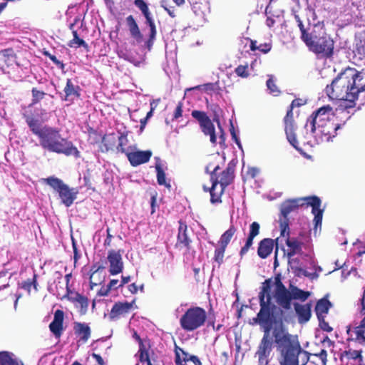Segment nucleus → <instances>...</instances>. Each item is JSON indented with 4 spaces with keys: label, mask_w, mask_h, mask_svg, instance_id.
Wrapping results in <instances>:
<instances>
[{
    "label": "nucleus",
    "mask_w": 365,
    "mask_h": 365,
    "mask_svg": "<svg viewBox=\"0 0 365 365\" xmlns=\"http://www.w3.org/2000/svg\"><path fill=\"white\" fill-rule=\"evenodd\" d=\"M281 319H252L251 325H259L264 334L255 356L258 365H268L274 344L279 365H306L310 354L303 349L297 335L292 334Z\"/></svg>",
    "instance_id": "nucleus-1"
},
{
    "label": "nucleus",
    "mask_w": 365,
    "mask_h": 365,
    "mask_svg": "<svg viewBox=\"0 0 365 365\" xmlns=\"http://www.w3.org/2000/svg\"><path fill=\"white\" fill-rule=\"evenodd\" d=\"M365 78V73L359 72L354 68L348 67L340 72L334 78L330 85L326 87V92L329 96H334V93H346V100L354 102L358 98L360 90V82ZM338 96V94H336Z\"/></svg>",
    "instance_id": "nucleus-2"
},
{
    "label": "nucleus",
    "mask_w": 365,
    "mask_h": 365,
    "mask_svg": "<svg viewBox=\"0 0 365 365\" xmlns=\"http://www.w3.org/2000/svg\"><path fill=\"white\" fill-rule=\"evenodd\" d=\"M302 201H306L307 205L312 207V212L314 215V230L317 231L318 227L321 228L322 216H323V210L320 209L321 206V200L317 196H309L304 198H298V199H292L289 200L284 202L281 205V215L282 218L279 220V227H280V235L282 237H285V233L287 232V235H289V214L292 212L294 210L297 208L299 206V203Z\"/></svg>",
    "instance_id": "nucleus-3"
},
{
    "label": "nucleus",
    "mask_w": 365,
    "mask_h": 365,
    "mask_svg": "<svg viewBox=\"0 0 365 365\" xmlns=\"http://www.w3.org/2000/svg\"><path fill=\"white\" fill-rule=\"evenodd\" d=\"M272 279H265L262 283L261 290L259 293V311L252 319H281L288 322L284 319V312L277 305L272 303Z\"/></svg>",
    "instance_id": "nucleus-4"
},
{
    "label": "nucleus",
    "mask_w": 365,
    "mask_h": 365,
    "mask_svg": "<svg viewBox=\"0 0 365 365\" xmlns=\"http://www.w3.org/2000/svg\"><path fill=\"white\" fill-rule=\"evenodd\" d=\"M125 22L131 38L135 40L137 44H140L143 42L144 43L143 47L150 51L156 39L157 35V29L153 16L145 19V24L149 28L148 38L145 41H144L143 35L133 15L128 16L125 19Z\"/></svg>",
    "instance_id": "nucleus-5"
},
{
    "label": "nucleus",
    "mask_w": 365,
    "mask_h": 365,
    "mask_svg": "<svg viewBox=\"0 0 365 365\" xmlns=\"http://www.w3.org/2000/svg\"><path fill=\"white\" fill-rule=\"evenodd\" d=\"M38 138L41 145L45 149L66 154L68 152L66 140L61 138L58 131L51 128H46Z\"/></svg>",
    "instance_id": "nucleus-6"
},
{
    "label": "nucleus",
    "mask_w": 365,
    "mask_h": 365,
    "mask_svg": "<svg viewBox=\"0 0 365 365\" xmlns=\"http://www.w3.org/2000/svg\"><path fill=\"white\" fill-rule=\"evenodd\" d=\"M207 318L204 309L195 307L189 308L180 319L182 329L186 331H192L202 327Z\"/></svg>",
    "instance_id": "nucleus-7"
},
{
    "label": "nucleus",
    "mask_w": 365,
    "mask_h": 365,
    "mask_svg": "<svg viewBox=\"0 0 365 365\" xmlns=\"http://www.w3.org/2000/svg\"><path fill=\"white\" fill-rule=\"evenodd\" d=\"M331 110L332 108L330 106H324L312 113L307 118L304 125V128L307 130V135H308V131L314 133L317 130V126H322L327 121H331L329 119Z\"/></svg>",
    "instance_id": "nucleus-8"
},
{
    "label": "nucleus",
    "mask_w": 365,
    "mask_h": 365,
    "mask_svg": "<svg viewBox=\"0 0 365 365\" xmlns=\"http://www.w3.org/2000/svg\"><path fill=\"white\" fill-rule=\"evenodd\" d=\"M307 47L310 51L317 53L330 56L333 53L334 42L332 39L326 34L324 29L321 31L317 39L312 42Z\"/></svg>",
    "instance_id": "nucleus-9"
},
{
    "label": "nucleus",
    "mask_w": 365,
    "mask_h": 365,
    "mask_svg": "<svg viewBox=\"0 0 365 365\" xmlns=\"http://www.w3.org/2000/svg\"><path fill=\"white\" fill-rule=\"evenodd\" d=\"M341 128V124L334 123L333 121H327L322 126H317V130L314 133H308L314 138V141L317 144H319L322 142H329L332 140V138L336 135V131Z\"/></svg>",
    "instance_id": "nucleus-10"
},
{
    "label": "nucleus",
    "mask_w": 365,
    "mask_h": 365,
    "mask_svg": "<svg viewBox=\"0 0 365 365\" xmlns=\"http://www.w3.org/2000/svg\"><path fill=\"white\" fill-rule=\"evenodd\" d=\"M284 130L287 135V139L289 143L298 151L302 150L299 147V143L297 140L295 133V126L293 120V113L291 107L287 112V115L284 117Z\"/></svg>",
    "instance_id": "nucleus-11"
},
{
    "label": "nucleus",
    "mask_w": 365,
    "mask_h": 365,
    "mask_svg": "<svg viewBox=\"0 0 365 365\" xmlns=\"http://www.w3.org/2000/svg\"><path fill=\"white\" fill-rule=\"evenodd\" d=\"M43 180L58 193L62 202L68 206V186L55 177H49Z\"/></svg>",
    "instance_id": "nucleus-12"
},
{
    "label": "nucleus",
    "mask_w": 365,
    "mask_h": 365,
    "mask_svg": "<svg viewBox=\"0 0 365 365\" xmlns=\"http://www.w3.org/2000/svg\"><path fill=\"white\" fill-rule=\"evenodd\" d=\"M191 115L195 119H196L198 121L202 132L205 135H208V133H210L215 130L213 123L207 116L205 112L197 110H193L192 111Z\"/></svg>",
    "instance_id": "nucleus-13"
},
{
    "label": "nucleus",
    "mask_w": 365,
    "mask_h": 365,
    "mask_svg": "<svg viewBox=\"0 0 365 365\" xmlns=\"http://www.w3.org/2000/svg\"><path fill=\"white\" fill-rule=\"evenodd\" d=\"M107 259L110 264L109 272L111 275H116L123 272V262L119 252L113 250L108 251Z\"/></svg>",
    "instance_id": "nucleus-14"
},
{
    "label": "nucleus",
    "mask_w": 365,
    "mask_h": 365,
    "mask_svg": "<svg viewBox=\"0 0 365 365\" xmlns=\"http://www.w3.org/2000/svg\"><path fill=\"white\" fill-rule=\"evenodd\" d=\"M83 25V21L81 16H76L74 19L73 23L70 24V30L73 34V39L70 41V47L80 48L83 47L86 50H88V46L86 42L81 38L79 37L78 34V29L76 28H80Z\"/></svg>",
    "instance_id": "nucleus-15"
},
{
    "label": "nucleus",
    "mask_w": 365,
    "mask_h": 365,
    "mask_svg": "<svg viewBox=\"0 0 365 365\" xmlns=\"http://www.w3.org/2000/svg\"><path fill=\"white\" fill-rule=\"evenodd\" d=\"M273 296L276 303L279 306L278 307L281 309L289 310L291 309L292 297L290 289L284 288L279 291H274Z\"/></svg>",
    "instance_id": "nucleus-16"
},
{
    "label": "nucleus",
    "mask_w": 365,
    "mask_h": 365,
    "mask_svg": "<svg viewBox=\"0 0 365 365\" xmlns=\"http://www.w3.org/2000/svg\"><path fill=\"white\" fill-rule=\"evenodd\" d=\"M151 150H137L131 151L127 153V158L130 165L133 167H136L141 164L148 162L152 156Z\"/></svg>",
    "instance_id": "nucleus-17"
},
{
    "label": "nucleus",
    "mask_w": 365,
    "mask_h": 365,
    "mask_svg": "<svg viewBox=\"0 0 365 365\" xmlns=\"http://www.w3.org/2000/svg\"><path fill=\"white\" fill-rule=\"evenodd\" d=\"M191 242L192 240H190L188 235L187 225L182 221H179L176 247L179 248H186V250L189 251L190 250Z\"/></svg>",
    "instance_id": "nucleus-18"
},
{
    "label": "nucleus",
    "mask_w": 365,
    "mask_h": 365,
    "mask_svg": "<svg viewBox=\"0 0 365 365\" xmlns=\"http://www.w3.org/2000/svg\"><path fill=\"white\" fill-rule=\"evenodd\" d=\"M70 302L73 304L75 309L81 316L85 315L88 311V300L85 296L77 292L73 293L70 290Z\"/></svg>",
    "instance_id": "nucleus-19"
},
{
    "label": "nucleus",
    "mask_w": 365,
    "mask_h": 365,
    "mask_svg": "<svg viewBox=\"0 0 365 365\" xmlns=\"http://www.w3.org/2000/svg\"><path fill=\"white\" fill-rule=\"evenodd\" d=\"M346 333L349 338L363 344L365 343V317L361 320L359 324L354 327H347Z\"/></svg>",
    "instance_id": "nucleus-20"
},
{
    "label": "nucleus",
    "mask_w": 365,
    "mask_h": 365,
    "mask_svg": "<svg viewBox=\"0 0 365 365\" xmlns=\"http://www.w3.org/2000/svg\"><path fill=\"white\" fill-rule=\"evenodd\" d=\"M293 305L298 317V322L299 324H305L309 322L312 317V304L307 303L305 304H301L294 302Z\"/></svg>",
    "instance_id": "nucleus-21"
},
{
    "label": "nucleus",
    "mask_w": 365,
    "mask_h": 365,
    "mask_svg": "<svg viewBox=\"0 0 365 365\" xmlns=\"http://www.w3.org/2000/svg\"><path fill=\"white\" fill-rule=\"evenodd\" d=\"M73 332L78 342L86 343L91 336V330L88 324L84 322H73Z\"/></svg>",
    "instance_id": "nucleus-22"
},
{
    "label": "nucleus",
    "mask_w": 365,
    "mask_h": 365,
    "mask_svg": "<svg viewBox=\"0 0 365 365\" xmlns=\"http://www.w3.org/2000/svg\"><path fill=\"white\" fill-rule=\"evenodd\" d=\"M323 28V22L318 21L317 23H311L310 19L309 18L307 19V28L306 29V33L307 34L308 41H302L307 46H308L309 44H312V42L314 39H317L318 34L321 32Z\"/></svg>",
    "instance_id": "nucleus-23"
},
{
    "label": "nucleus",
    "mask_w": 365,
    "mask_h": 365,
    "mask_svg": "<svg viewBox=\"0 0 365 365\" xmlns=\"http://www.w3.org/2000/svg\"><path fill=\"white\" fill-rule=\"evenodd\" d=\"M63 319V312L61 309H57L54 313L53 320L49 324L50 331L56 338H59L62 334Z\"/></svg>",
    "instance_id": "nucleus-24"
},
{
    "label": "nucleus",
    "mask_w": 365,
    "mask_h": 365,
    "mask_svg": "<svg viewBox=\"0 0 365 365\" xmlns=\"http://www.w3.org/2000/svg\"><path fill=\"white\" fill-rule=\"evenodd\" d=\"M236 163L234 160H231L227 167L221 174L220 181L219 182L221 187V193H223L225 188L229 185L234 178V172Z\"/></svg>",
    "instance_id": "nucleus-25"
},
{
    "label": "nucleus",
    "mask_w": 365,
    "mask_h": 365,
    "mask_svg": "<svg viewBox=\"0 0 365 365\" xmlns=\"http://www.w3.org/2000/svg\"><path fill=\"white\" fill-rule=\"evenodd\" d=\"M274 240L271 238H264L259 243L257 255L262 259H266L272 252Z\"/></svg>",
    "instance_id": "nucleus-26"
},
{
    "label": "nucleus",
    "mask_w": 365,
    "mask_h": 365,
    "mask_svg": "<svg viewBox=\"0 0 365 365\" xmlns=\"http://www.w3.org/2000/svg\"><path fill=\"white\" fill-rule=\"evenodd\" d=\"M353 53L354 57L357 59L361 60L365 57V32L356 36Z\"/></svg>",
    "instance_id": "nucleus-27"
},
{
    "label": "nucleus",
    "mask_w": 365,
    "mask_h": 365,
    "mask_svg": "<svg viewBox=\"0 0 365 365\" xmlns=\"http://www.w3.org/2000/svg\"><path fill=\"white\" fill-rule=\"evenodd\" d=\"M133 304L134 301H133L132 302H125L123 303H115L110 310V319L111 320H113L118 316L128 312V311L132 308Z\"/></svg>",
    "instance_id": "nucleus-28"
},
{
    "label": "nucleus",
    "mask_w": 365,
    "mask_h": 365,
    "mask_svg": "<svg viewBox=\"0 0 365 365\" xmlns=\"http://www.w3.org/2000/svg\"><path fill=\"white\" fill-rule=\"evenodd\" d=\"M287 232L285 233V236H287L286 245L289 247V251L287 252L288 257L291 258L297 254L302 255V243L296 238H290L289 237V234L287 235Z\"/></svg>",
    "instance_id": "nucleus-29"
},
{
    "label": "nucleus",
    "mask_w": 365,
    "mask_h": 365,
    "mask_svg": "<svg viewBox=\"0 0 365 365\" xmlns=\"http://www.w3.org/2000/svg\"><path fill=\"white\" fill-rule=\"evenodd\" d=\"M332 307V304L328 299L327 295L317 301L315 306V312L317 319L324 317V314L329 312V309Z\"/></svg>",
    "instance_id": "nucleus-30"
},
{
    "label": "nucleus",
    "mask_w": 365,
    "mask_h": 365,
    "mask_svg": "<svg viewBox=\"0 0 365 365\" xmlns=\"http://www.w3.org/2000/svg\"><path fill=\"white\" fill-rule=\"evenodd\" d=\"M155 168L157 173V182L160 185H165L166 187H170V184L166 182L165 173L162 167V160L160 157H155Z\"/></svg>",
    "instance_id": "nucleus-31"
},
{
    "label": "nucleus",
    "mask_w": 365,
    "mask_h": 365,
    "mask_svg": "<svg viewBox=\"0 0 365 365\" xmlns=\"http://www.w3.org/2000/svg\"><path fill=\"white\" fill-rule=\"evenodd\" d=\"M118 134H115L113 133L104 135L102 137V143L105 149H102V152H108L110 150H113V148L115 146L118 140Z\"/></svg>",
    "instance_id": "nucleus-32"
},
{
    "label": "nucleus",
    "mask_w": 365,
    "mask_h": 365,
    "mask_svg": "<svg viewBox=\"0 0 365 365\" xmlns=\"http://www.w3.org/2000/svg\"><path fill=\"white\" fill-rule=\"evenodd\" d=\"M26 121L32 133L37 135L38 138L43 133V130L46 128L42 127L38 120L32 117H27Z\"/></svg>",
    "instance_id": "nucleus-33"
},
{
    "label": "nucleus",
    "mask_w": 365,
    "mask_h": 365,
    "mask_svg": "<svg viewBox=\"0 0 365 365\" xmlns=\"http://www.w3.org/2000/svg\"><path fill=\"white\" fill-rule=\"evenodd\" d=\"M118 145L116 146V150L118 153H121L125 154L127 155V153H129L130 150H132V147L129 146L128 148H125L128 143V140L127 138V134L124 133H120L118 134Z\"/></svg>",
    "instance_id": "nucleus-34"
},
{
    "label": "nucleus",
    "mask_w": 365,
    "mask_h": 365,
    "mask_svg": "<svg viewBox=\"0 0 365 365\" xmlns=\"http://www.w3.org/2000/svg\"><path fill=\"white\" fill-rule=\"evenodd\" d=\"M175 354L176 365H187L186 362L190 361L189 357L192 356L178 346H175Z\"/></svg>",
    "instance_id": "nucleus-35"
},
{
    "label": "nucleus",
    "mask_w": 365,
    "mask_h": 365,
    "mask_svg": "<svg viewBox=\"0 0 365 365\" xmlns=\"http://www.w3.org/2000/svg\"><path fill=\"white\" fill-rule=\"evenodd\" d=\"M0 365H24L21 361L12 357L8 351L0 352Z\"/></svg>",
    "instance_id": "nucleus-36"
},
{
    "label": "nucleus",
    "mask_w": 365,
    "mask_h": 365,
    "mask_svg": "<svg viewBox=\"0 0 365 365\" xmlns=\"http://www.w3.org/2000/svg\"><path fill=\"white\" fill-rule=\"evenodd\" d=\"M289 289L292 292V299H299L302 302H304L311 295L310 292L302 290L292 284L290 285Z\"/></svg>",
    "instance_id": "nucleus-37"
},
{
    "label": "nucleus",
    "mask_w": 365,
    "mask_h": 365,
    "mask_svg": "<svg viewBox=\"0 0 365 365\" xmlns=\"http://www.w3.org/2000/svg\"><path fill=\"white\" fill-rule=\"evenodd\" d=\"M133 4L141 11L145 19L153 17V14L148 7V4L145 1V0H134Z\"/></svg>",
    "instance_id": "nucleus-38"
},
{
    "label": "nucleus",
    "mask_w": 365,
    "mask_h": 365,
    "mask_svg": "<svg viewBox=\"0 0 365 365\" xmlns=\"http://www.w3.org/2000/svg\"><path fill=\"white\" fill-rule=\"evenodd\" d=\"M206 103L207 108L212 113L213 121L216 122L218 127L220 128V117L222 113V109L216 103H209L207 99H206Z\"/></svg>",
    "instance_id": "nucleus-39"
},
{
    "label": "nucleus",
    "mask_w": 365,
    "mask_h": 365,
    "mask_svg": "<svg viewBox=\"0 0 365 365\" xmlns=\"http://www.w3.org/2000/svg\"><path fill=\"white\" fill-rule=\"evenodd\" d=\"M105 268H106L105 266L103 264H100L99 262L94 263L91 266L90 271H89V279H90V284H91V289H93V287L94 286H97L98 284V282H94L93 281V279L94 278V275L96 273H98L101 270L104 269Z\"/></svg>",
    "instance_id": "nucleus-40"
},
{
    "label": "nucleus",
    "mask_w": 365,
    "mask_h": 365,
    "mask_svg": "<svg viewBox=\"0 0 365 365\" xmlns=\"http://www.w3.org/2000/svg\"><path fill=\"white\" fill-rule=\"evenodd\" d=\"M236 232V229L234 226H230L227 230H226L222 235L220 239V244L221 246L227 247L229 242H230L232 237Z\"/></svg>",
    "instance_id": "nucleus-41"
},
{
    "label": "nucleus",
    "mask_w": 365,
    "mask_h": 365,
    "mask_svg": "<svg viewBox=\"0 0 365 365\" xmlns=\"http://www.w3.org/2000/svg\"><path fill=\"white\" fill-rule=\"evenodd\" d=\"M135 356L138 358L139 360L135 365H140V363H145L150 359L148 352L144 344H140V347H139V350Z\"/></svg>",
    "instance_id": "nucleus-42"
},
{
    "label": "nucleus",
    "mask_w": 365,
    "mask_h": 365,
    "mask_svg": "<svg viewBox=\"0 0 365 365\" xmlns=\"http://www.w3.org/2000/svg\"><path fill=\"white\" fill-rule=\"evenodd\" d=\"M341 357H346L348 359H358L359 363L363 361L361 351L352 350L351 349L343 351Z\"/></svg>",
    "instance_id": "nucleus-43"
},
{
    "label": "nucleus",
    "mask_w": 365,
    "mask_h": 365,
    "mask_svg": "<svg viewBox=\"0 0 365 365\" xmlns=\"http://www.w3.org/2000/svg\"><path fill=\"white\" fill-rule=\"evenodd\" d=\"M218 184H219L218 180L215 179V180L212 182L210 189H209V192L210 193V197H211L210 202L212 204L221 202L220 197L222 193H221V192H220V195H216V194L215 192V190Z\"/></svg>",
    "instance_id": "nucleus-44"
},
{
    "label": "nucleus",
    "mask_w": 365,
    "mask_h": 365,
    "mask_svg": "<svg viewBox=\"0 0 365 365\" xmlns=\"http://www.w3.org/2000/svg\"><path fill=\"white\" fill-rule=\"evenodd\" d=\"M55 87L61 98L63 101H67L68 97V79L66 80L65 85L61 86L59 83H58V85L55 86Z\"/></svg>",
    "instance_id": "nucleus-45"
},
{
    "label": "nucleus",
    "mask_w": 365,
    "mask_h": 365,
    "mask_svg": "<svg viewBox=\"0 0 365 365\" xmlns=\"http://www.w3.org/2000/svg\"><path fill=\"white\" fill-rule=\"evenodd\" d=\"M307 264L303 266H292V269L295 276L301 277L302 276L310 277L312 274L306 270Z\"/></svg>",
    "instance_id": "nucleus-46"
},
{
    "label": "nucleus",
    "mask_w": 365,
    "mask_h": 365,
    "mask_svg": "<svg viewBox=\"0 0 365 365\" xmlns=\"http://www.w3.org/2000/svg\"><path fill=\"white\" fill-rule=\"evenodd\" d=\"M32 93V102L30 106H34L37 104L40 101H41L46 96V93L38 90L36 88H33L31 90Z\"/></svg>",
    "instance_id": "nucleus-47"
},
{
    "label": "nucleus",
    "mask_w": 365,
    "mask_h": 365,
    "mask_svg": "<svg viewBox=\"0 0 365 365\" xmlns=\"http://www.w3.org/2000/svg\"><path fill=\"white\" fill-rule=\"evenodd\" d=\"M31 287H34L35 289H37L36 274L34 275L33 279H29L26 281H24L21 286V287L27 291L29 294L31 292Z\"/></svg>",
    "instance_id": "nucleus-48"
},
{
    "label": "nucleus",
    "mask_w": 365,
    "mask_h": 365,
    "mask_svg": "<svg viewBox=\"0 0 365 365\" xmlns=\"http://www.w3.org/2000/svg\"><path fill=\"white\" fill-rule=\"evenodd\" d=\"M266 85L267 89L269 91V93L272 94L273 96H277L280 93L273 80V76H269V78L266 82Z\"/></svg>",
    "instance_id": "nucleus-49"
},
{
    "label": "nucleus",
    "mask_w": 365,
    "mask_h": 365,
    "mask_svg": "<svg viewBox=\"0 0 365 365\" xmlns=\"http://www.w3.org/2000/svg\"><path fill=\"white\" fill-rule=\"evenodd\" d=\"M225 249H226L225 247L220 245L219 247L216 248L215 250L214 259L216 262L218 263L219 265H220L223 262V257H224Z\"/></svg>",
    "instance_id": "nucleus-50"
},
{
    "label": "nucleus",
    "mask_w": 365,
    "mask_h": 365,
    "mask_svg": "<svg viewBox=\"0 0 365 365\" xmlns=\"http://www.w3.org/2000/svg\"><path fill=\"white\" fill-rule=\"evenodd\" d=\"M160 5L162 8H163L168 14V15L174 18L175 17V7L172 6L169 4L168 0H160Z\"/></svg>",
    "instance_id": "nucleus-51"
},
{
    "label": "nucleus",
    "mask_w": 365,
    "mask_h": 365,
    "mask_svg": "<svg viewBox=\"0 0 365 365\" xmlns=\"http://www.w3.org/2000/svg\"><path fill=\"white\" fill-rule=\"evenodd\" d=\"M70 237L71 239V241H72V247H73V260H74V265L76 266V264L78 262V260L81 258V252L78 250L77 249V245H76V242L74 240V238L73 237L72 235L71 234L70 235Z\"/></svg>",
    "instance_id": "nucleus-52"
},
{
    "label": "nucleus",
    "mask_w": 365,
    "mask_h": 365,
    "mask_svg": "<svg viewBox=\"0 0 365 365\" xmlns=\"http://www.w3.org/2000/svg\"><path fill=\"white\" fill-rule=\"evenodd\" d=\"M247 68V66L240 65L235 68V73L238 76L247 78L249 76Z\"/></svg>",
    "instance_id": "nucleus-53"
},
{
    "label": "nucleus",
    "mask_w": 365,
    "mask_h": 365,
    "mask_svg": "<svg viewBox=\"0 0 365 365\" xmlns=\"http://www.w3.org/2000/svg\"><path fill=\"white\" fill-rule=\"evenodd\" d=\"M215 84L212 83H205L203 85H200L197 86H195L194 88H187V91H191L194 89H201L203 88V89L206 91H213L215 90Z\"/></svg>",
    "instance_id": "nucleus-54"
},
{
    "label": "nucleus",
    "mask_w": 365,
    "mask_h": 365,
    "mask_svg": "<svg viewBox=\"0 0 365 365\" xmlns=\"http://www.w3.org/2000/svg\"><path fill=\"white\" fill-rule=\"evenodd\" d=\"M297 26L299 29V31L301 33L300 38H301L302 41H308L307 34L306 33V29L307 28V24H304L303 21H301V22H299V24H297Z\"/></svg>",
    "instance_id": "nucleus-55"
},
{
    "label": "nucleus",
    "mask_w": 365,
    "mask_h": 365,
    "mask_svg": "<svg viewBox=\"0 0 365 365\" xmlns=\"http://www.w3.org/2000/svg\"><path fill=\"white\" fill-rule=\"evenodd\" d=\"M259 232V224L257 222H253L250 226L249 235L255 237Z\"/></svg>",
    "instance_id": "nucleus-56"
},
{
    "label": "nucleus",
    "mask_w": 365,
    "mask_h": 365,
    "mask_svg": "<svg viewBox=\"0 0 365 365\" xmlns=\"http://www.w3.org/2000/svg\"><path fill=\"white\" fill-rule=\"evenodd\" d=\"M318 320H319V325L323 331H325L327 332H331L333 330L332 327H331L329 325L328 322H327L324 320V317H321V318L318 319Z\"/></svg>",
    "instance_id": "nucleus-57"
},
{
    "label": "nucleus",
    "mask_w": 365,
    "mask_h": 365,
    "mask_svg": "<svg viewBox=\"0 0 365 365\" xmlns=\"http://www.w3.org/2000/svg\"><path fill=\"white\" fill-rule=\"evenodd\" d=\"M80 88L78 86L75 87L70 83V98L71 97L78 98L80 96Z\"/></svg>",
    "instance_id": "nucleus-58"
},
{
    "label": "nucleus",
    "mask_w": 365,
    "mask_h": 365,
    "mask_svg": "<svg viewBox=\"0 0 365 365\" xmlns=\"http://www.w3.org/2000/svg\"><path fill=\"white\" fill-rule=\"evenodd\" d=\"M274 284H275L274 291H279V290L286 288V287L282 282L280 274L277 275L275 277V283Z\"/></svg>",
    "instance_id": "nucleus-59"
},
{
    "label": "nucleus",
    "mask_w": 365,
    "mask_h": 365,
    "mask_svg": "<svg viewBox=\"0 0 365 365\" xmlns=\"http://www.w3.org/2000/svg\"><path fill=\"white\" fill-rule=\"evenodd\" d=\"M182 106L181 103H179L175 110L173 118L178 119L182 116Z\"/></svg>",
    "instance_id": "nucleus-60"
},
{
    "label": "nucleus",
    "mask_w": 365,
    "mask_h": 365,
    "mask_svg": "<svg viewBox=\"0 0 365 365\" xmlns=\"http://www.w3.org/2000/svg\"><path fill=\"white\" fill-rule=\"evenodd\" d=\"M289 264H290L291 267L292 266H303V265L306 264L304 263V262H302V260L298 257L293 258V259L289 258Z\"/></svg>",
    "instance_id": "nucleus-61"
},
{
    "label": "nucleus",
    "mask_w": 365,
    "mask_h": 365,
    "mask_svg": "<svg viewBox=\"0 0 365 365\" xmlns=\"http://www.w3.org/2000/svg\"><path fill=\"white\" fill-rule=\"evenodd\" d=\"M230 135H231L232 139L235 141V143L240 140V138L237 135L232 122L230 123Z\"/></svg>",
    "instance_id": "nucleus-62"
},
{
    "label": "nucleus",
    "mask_w": 365,
    "mask_h": 365,
    "mask_svg": "<svg viewBox=\"0 0 365 365\" xmlns=\"http://www.w3.org/2000/svg\"><path fill=\"white\" fill-rule=\"evenodd\" d=\"M302 259L304 261H306L308 262L310 267H314L315 266V262L314 259L308 254L302 255Z\"/></svg>",
    "instance_id": "nucleus-63"
},
{
    "label": "nucleus",
    "mask_w": 365,
    "mask_h": 365,
    "mask_svg": "<svg viewBox=\"0 0 365 365\" xmlns=\"http://www.w3.org/2000/svg\"><path fill=\"white\" fill-rule=\"evenodd\" d=\"M257 49L264 53H267L271 50V45L269 43H262L257 47Z\"/></svg>",
    "instance_id": "nucleus-64"
}]
</instances>
